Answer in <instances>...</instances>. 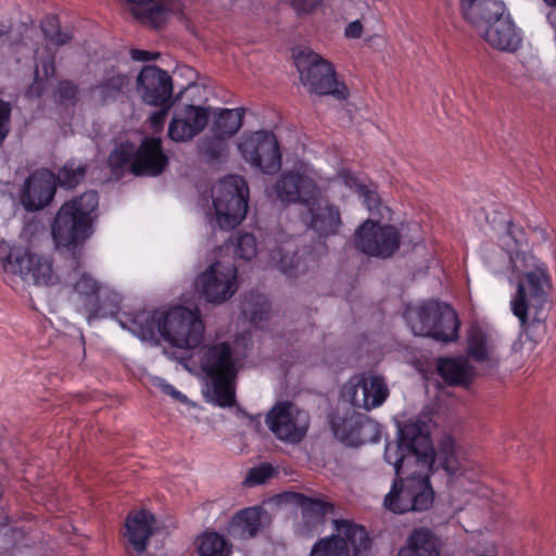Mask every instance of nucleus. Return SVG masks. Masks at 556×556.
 <instances>
[{
  "instance_id": "1",
  "label": "nucleus",
  "mask_w": 556,
  "mask_h": 556,
  "mask_svg": "<svg viewBox=\"0 0 556 556\" xmlns=\"http://www.w3.org/2000/svg\"><path fill=\"white\" fill-rule=\"evenodd\" d=\"M384 459L393 465L395 479L383 504L388 510L399 515L431 507L434 491L429 472L442 469L453 479L466 470V463L459 457L453 438L441 439L434 448L429 427L422 420L409 421L400 428L397 442L386 446Z\"/></svg>"
},
{
  "instance_id": "2",
  "label": "nucleus",
  "mask_w": 556,
  "mask_h": 556,
  "mask_svg": "<svg viewBox=\"0 0 556 556\" xmlns=\"http://www.w3.org/2000/svg\"><path fill=\"white\" fill-rule=\"evenodd\" d=\"M99 194L89 190L64 202L56 212L51 236L58 250L71 253L68 266L74 273L81 268L83 249L93 233V223L97 218Z\"/></svg>"
},
{
  "instance_id": "3",
  "label": "nucleus",
  "mask_w": 556,
  "mask_h": 556,
  "mask_svg": "<svg viewBox=\"0 0 556 556\" xmlns=\"http://www.w3.org/2000/svg\"><path fill=\"white\" fill-rule=\"evenodd\" d=\"M0 269L34 286H52L59 281L51 257L4 239L0 240Z\"/></svg>"
},
{
  "instance_id": "4",
  "label": "nucleus",
  "mask_w": 556,
  "mask_h": 556,
  "mask_svg": "<svg viewBox=\"0 0 556 556\" xmlns=\"http://www.w3.org/2000/svg\"><path fill=\"white\" fill-rule=\"evenodd\" d=\"M415 336L430 337L441 342L458 339L459 319L455 309L443 302L428 300L404 313Z\"/></svg>"
},
{
  "instance_id": "5",
  "label": "nucleus",
  "mask_w": 556,
  "mask_h": 556,
  "mask_svg": "<svg viewBox=\"0 0 556 556\" xmlns=\"http://www.w3.org/2000/svg\"><path fill=\"white\" fill-rule=\"evenodd\" d=\"M201 368L211 379L215 403L220 407H231L236 403V362L228 342L208 346L202 358Z\"/></svg>"
},
{
  "instance_id": "6",
  "label": "nucleus",
  "mask_w": 556,
  "mask_h": 556,
  "mask_svg": "<svg viewBox=\"0 0 556 556\" xmlns=\"http://www.w3.org/2000/svg\"><path fill=\"white\" fill-rule=\"evenodd\" d=\"M294 64L302 84L311 92L319 96L331 94L339 100L349 97L345 84L337 79L334 66L320 54L309 49L300 50L294 55Z\"/></svg>"
},
{
  "instance_id": "7",
  "label": "nucleus",
  "mask_w": 556,
  "mask_h": 556,
  "mask_svg": "<svg viewBox=\"0 0 556 556\" xmlns=\"http://www.w3.org/2000/svg\"><path fill=\"white\" fill-rule=\"evenodd\" d=\"M333 527L337 531L325 538H320L313 545L309 556H368L372 541L365 527L349 519H334Z\"/></svg>"
},
{
  "instance_id": "8",
  "label": "nucleus",
  "mask_w": 556,
  "mask_h": 556,
  "mask_svg": "<svg viewBox=\"0 0 556 556\" xmlns=\"http://www.w3.org/2000/svg\"><path fill=\"white\" fill-rule=\"evenodd\" d=\"M249 202V186L239 175H228L214 188L213 205L217 224L222 229L236 228L245 217Z\"/></svg>"
},
{
  "instance_id": "9",
  "label": "nucleus",
  "mask_w": 556,
  "mask_h": 556,
  "mask_svg": "<svg viewBox=\"0 0 556 556\" xmlns=\"http://www.w3.org/2000/svg\"><path fill=\"white\" fill-rule=\"evenodd\" d=\"M204 324L198 308L175 306L164 315L161 338L179 349H195L202 344Z\"/></svg>"
},
{
  "instance_id": "10",
  "label": "nucleus",
  "mask_w": 556,
  "mask_h": 556,
  "mask_svg": "<svg viewBox=\"0 0 556 556\" xmlns=\"http://www.w3.org/2000/svg\"><path fill=\"white\" fill-rule=\"evenodd\" d=\"M549 285L551 278L545 266H536L533 270L519 277L517 292L510 302V306L522 329L528 326L529 308H540L546 302L547 293L545 289Z\"/></svg>"
},
{
  "instance_id": "11",
  "label": "nucleus",
  "mask_w": 556,
  "mask_h": 556,
  "mask_svg": "<svg viewBox=\"0 0 556 556\" xmlns=\"http://www.w3.org/2000/svg\"><path fill=\"white\" fill-rule=\"evenodd\" d=\"M401 233L393 225L366 219L354 233V243L365 255L388 258L400 248Z\"/></svg>"
},
{
  "instance_id": "12",
  "label": "nucleus",
  "mask_w": 556,
  "mask_h": 556,
  "mask_svg": "<svg viewBox=\"0 0 556 556\" xmlns=\"http://www.w3.org/2000/svg\"><path fill=\"white\" fill-rule=\"evenodd\" d=\"M266 424L278 440L298 444L307 433L309 415L290 402H279L267 414Z\"/></svg>"
},
{
  "instance_id": "13",
  "label": "nucleus",
  "mask_w": 556,
  "mask_h": 556,
  "mask_svg": "<svg viewBox=\"0 0 556 556\" xmlns=\"http://www.w3.org/2000/svg\"><path fill=\"white\" fill-rule=\"evenodd\" d=\"M238 148L245 162L265 174H275L281 167L280 147L271 131H255L243 138Z\"/></svg>"
},
{
  "instance_id": "14",
  "label": "nucleus",
  "mask_w": 556,
  "mask_h": 556,
  "mask_svg": "<svg viewBox=\"0 0 556 556\" xmlns=\"http://www.w3.org/2000/svg\"><path fill=\"white\" fill-rule=\"evenodd\" d=\"M197 287L206 301L223 303L237 291V268L215 262L198 277Z\"/></svg>"
},
{
  "instance_id": "15",
  "label": "nucleus",
  "mask_w": 556,
  "mask_h": 556,
  "mask_svg": "<svg viewBox=\"0 0 556 556\" xmlns=\"http://www.w3.org/2000/svg\"><path fill=\"white\" fill-rule=\"evenodd\" d=\"M137 90L142 101L151 106H172L173 79L156 65H146L137 77Z\"/></svg>"
},
{
  "instance_id": "16",
  "label": "nucleus",
  "mask_w": 556,
  "mask_h": 556,
  "mask_svg": "<svg viewBox=\"0 0 556 556\" xmlns=\"http://www.w3.org/2000/svg\"><path fill=\"white\" fill-rule=\"evenodd\" d=\"M168 156L163 151V142L157 137H144L136 146V156L130 164V173L137 177H157L167 167Z\"/></svg>"
},
{
  "instance_id": "17",
  "label": "nucleus",
  "mask_w": 556,
  "mask_h": 556,
  "mask_svg": "<svg viewBox=\"0 0 556 556\" xmlns=\"http://www.w3.org/2000/svg\"><path fill=\"white\" fill-rule=\"evenodd\" d=\"M277 198L286 204H309L317 194V185L313 178L299 170H286L275 184Z\"/></svg>"
},
{
  "instance_id": "18",
  "label": "nucleus",
  "mask_w": 556,
  "mask_h": 556,
  "mask_svg": "<svg viewBox=\"0 0 556 556\" xmlns=\"http://www.w3.org/2000/svg\"><path fill=\"white\" fill-rule=\"evenodd\" d=\"M55 190V175L49 169L36 170L24 184L21 202L29 212L41 210L53 200Z\"/></svg>"
},
{
  "instance_id": "19",
  "label": "nucleus",
  "mask_w": 556,
  "mask_h": 556,
  "mask_svg": "<svg viewBox=\"0 0 556 556\" xmlns=\"http://www.w3.org/2000/svg\"><path fill=\"white\" fill-rule=\"evenodd\" d=\"M132 16L142 25L161 28L170 15L182 12L181 0H124Z\"/></svg>"
},
{
  "instance_id": "20",
  "label": "nucleus",
  "mask_w": 556,
  "mask_h": 556,
  "mask_svg": "<svg viewBox=\"0 0 556 556\" xmlns=\"http://www.w3.org/2000/svg\"><path fill=\"white\" fill-rule=\"evenodd\" d=\"M305 206L307 212L303 215V222L319 238H328L339 232L342 220L338 206L316 197Z\"/></svg>"
},
{
  "instance_id": "21",
  "label": "nucleus",
  "mask_w": 556,
  "mask_h": 556,
  "mask_svg": "<svg viewBox=\"0 0 556 556\" xmlns=\"http://www.w3.org/2000/svg\"><path fill=\"white\" fill-rule=\"evenodd\" d=\"M208 118L207 109L186 105L174 114L168 126V137L175 142L189 141L206 127Z\"/></svg>"
},
{
  "instance_id": "22",
  "label": "nucleus",
  "mask_w": 556,
  "mask_h": 556,
  "mask_svg": "<svg viewBox=\"0 0 556 556\" xmlns=\"http://www.w3.org/2000/svg\"><path fill=\"white\" fill-rule=\"evenodd\" d=\"M165 313L160 311L140 309L132 313H123L119 325L144 341H157L161 337V326Z\"/></svg>"
},
{
  "instance_id": "23",
  "label": "nucleus",
  "mask_w": 556,
  "mask_h": 556,
  "mask_svg": "<svg viewBox=\"0 0 556 556\" xmlns=\"http://www.w3.org/2000/svg\"><path fill=\"white\" fill-rule=\"evenodd\" d=\"M478 33L491 47L497 50L514 52L521 43V36L509 13L478 29Z\"/></svg>"
},
{
  "instance_id": "24",
  "label": "nucleus",
  "mask_w": 556,
  "mask_h": 556,
  "mask_svg": "<svg viewBox=\"0 0 556 556\" xmlns=\"http://www.w3.org/2000/svg\"><path fill=\"white\" fill-rule=\"evenodd\" d=\"M349 394L353 406L370 410L383 404L389 396V389L382 377L370 375L359 379Z\"/></svg>"
},
{
  "instance_id": "25",
  "label": "nucleus",
  "mask_w": 556,
  "mask_h": 556,
  "mask_svg": "<svg viewBox=\"0 0 556 556\" xmlns=\"http://www.w3.org/2000/svg\"><path fill=\"white\" fill-rule=\"evenodd\" d=\"M154 517L146 509L131 511L125 521V538L127 551L132 549L137 555L143 554L149 545L150 536L153 534Z\"/></svg>"
},
{
  "instance_id": "26",
  "label": "nucleus",
  "mask_w": 556,
  "mask_h": 556,
  "mask_svg": "<svg viewBox=\"0 0 556 556\" xmlns=\"http://www.w3.org/2000/svg\"><path fill=\"white\" fill-rule=\"evenodd\" d=\"M495 350L496 340L493 333L478 324L471 325L467 336V356L479 364L497 366L500 357Z\"/></svg>"
},
{
  "instance_id": "27",
  "label": "nucleus",
  "mask_w": 556,
  "mask_h": 556,
  "mask_svg": "<svg viewBox=\"0 0 556 556\" xmlns=\"http://www.w3.org/2000/svg\"><path fill=\"white\" fill-rule=\"evenodd\" d=\"M296 503L302 513V525L307 534L318 532L326 521L327 515L334 513V504L321 496H308L296 493Z\"/></svg>"
},
{
  "instance_id": "28",
  "label": "nucleus",
  "mask_w": 556,
  "mask_h": 556,
  "mask_svg": "<svg viewBox=\"0 0 556 556\" xmlns=\"http://www.w3.org/2000/svg\"><path fill=\"white\" fill-rule=\"evenodd\" d=\"M460 11L477 30L508 13L505 3L498 0H460Z\"/></svg>"
},
{
  "instance_id": "29",
  "label": "nucleus",
  "mask_w": 556,
  "mask_h": 556,
  "mask_svg": "<svg viewBox=\"0 0 556 556\" xmlns=\"http://www.w3.org/2000/svg\"><path fill=\"white\" fill-rule=\"evenodd\" d=\"M363 416L354 408H337L328 417L333 435L348 445H356L361 441Z\"/></svg>"
},
{
  "instance_id": "30",
  "label": "nucleus",
  "mask_w": 556,
  "mask_h": 556,
  "mask_svg": "<svg viewBox=\"0 0 556 556\" xmlns=\"http://www.w3.org/2000/svg\"><path fill=\"white\" fill-rule=\"evenodd\" d=\"M129 83L130 79L128 75L123 74L115 66H112L104 72L99 83L91 87V91L101 104H105L115 101L123 94Z\"/></svg>"
},
{
  "instance_id": "31",
  "label": "nucleus",
  "mask_w": 556,
  "mask_h": 556,
  "mask_svg": "<svg viewBox=\"0 0 556 556\" xmlns=\"http://www.w3.org/2000/svg\"><path fill=\"white\" fill-rule=\"evenodd\" d=\"M261 523V509L248 507L232 516L228 522L227 532L235 539H249L256 535Z\"/></svg>"
},
{
  "instance_id": "32",
  "label": "nucleus",
  "mask_w": 556,
  "mask_h": 556,
  "mask_svg": "<svg viewBox=\"0 0 556 556\" xmlns=\"http://www.w3.org/2000/svg\"><path fill=\"white\" fill-rule=\"evenodd\" d=\"M198 556H230L233 545L228 538L215 530H205L193 541Z\"/></svg>"
},
{
  "instance_id": "33",
  "label": "nucleus",
  "mask_w": 556,
  "mask_h": 556,
  "mask_svg": "<svg viewBox=\"0 0 556 556\" xmlns=\"http://www.w3.org/2000/svg\"><path fill=\"white\" fill-rule=\"evenodd\" d=\"M437 538L426 528L416 529L409 535L407 546L399 552V556H439Z\"/></svg>"
},
{
  "instance_id": "34",
  "label": "nucleus",
  "mask_w": 556,
  "mask_h": 556,
  "mask_svg": "<svg viewBox=\"0 0 556 556\" xmlns=\"http://www.w3.org/2000/svg\"><path fill=\"white\" fill-rule=\"evenodd\" d=\"M73 290L79 296L89 317H96L100 312V283L86 273L79 274V278L73 283Z\"/></svg>"
},
{
  "instance_id": "35",
  "label": "nucleus",
  "mask_w": 556,
  "mask_h": 556,
  "mask_svg": "<svg viewBox=\"0 0 556 556\" xmlns=\"http://www.w3.org/2000/svg\"><path fill=\"white\" fill-rule=\"evenodd\" d=\"M438 372L448 386H465L468 383V364L460 358H439Z\"/></svg>"
},
{
  "instance_id": "36",
  "label": "nucleus",
  "mask_w": 556,
  "mask_h": 556,
  "mask_svg": "<svg viewBox=\"0 0 556 556\" xmlns=\"http://www.w3.org/2000/svg\"><path fill=\"white\" fill-rule=\"evenodd\" d=\"M294 243L291 237L270 250V258L277 263L278 269L287 277H294L299 258L294 251Z\"/></svg>"
},
{
  "instance_id": "37",
  "label": "nucleus",
  "mask_w": 556,
  "mask_h": 556,
  "mask_svg": "<svg viewBox=\"0 0 556 556\" xmlns=\"http://www.w3.org/2000/svg\"><path fill=\"white\" fill-rule=\"evenodd\" d=\"M243 113L240 110L224 109L214 122V131L218 137H231L242 126Z\"/></svg>"
},
{
  "instance_id": "38",
  "label": "nucleus",
  "mask_w": 556,
  "mask_h": 556,
  "mask_svg": "<svg viewBox=\"0 0 556 556\" xmlns=\"http://www.w3.org/2000/svg\"><path fill=\"white\" fill-rule=\"evenodd\" d=\"M270 311L269 300L266 295L260 293H251L243 306V313L250 316L251 323L255 326L268 320Z\"/></svg>"
},
{
  "instance_id": "39",
  "label": "nucleus",
  "mask_w": 556,
  "mask_h": 556,
  "mask_svg": "<svg viewBox=\"0 0 556 556\" xmlns=\"http://www.w3.org/2000/svg\"><path fill=\"white\" fill-rule=\"evenodd\" d=\"M136 156V144L128 140L116 143L111 151L108 163L113 172L123 170L126 166L130 169V164Z\"/></svg>"
},
{
  "instance_id": "40",
  "label": "nucleus",
  "mask_w": 556,
  "mask_h": 556,
  "mask_svg": "<svg viewBox=\"0 0 556 556\" xmlns=\"http://www.w3.org/2000/svg\"><path fill=\"white\" fill-rule=\"evenodd\" d=\"M78 84L70 79L60 80L53 91L55 103L63 108H74L78 102Z\"/></svg>"
},
{
  "instance_id": "41",
  "label": "nucleus",
  "mask_w": 556,
  "mask_h": 556,
  "mask_svg": "<svg viewBox=\"0 0 556 556\" xmlns=\"http://www.w3.org/2000/svg\"><path fill=\"white\" fill-rule=\"evenodd\" d=\"M41 29L45 38L56 46L67 43L73 37V33L70 29H62L60 27L56 16H47L41 23Z\"/></svg>"
},
{
  "instance_id": "42",
  "label": "nucleus",
  "mask_w": 556,
  "mask_h": 556,
  "mask_svg": "<svg viewBox=\"0 0 556 556\" xmlns=\"http://www.w3.org/2000/svg\"><path fill=\"white\" fill-rule=\"evenodd\" d=\"M257 253L256 238L252 233H242L237 237L235 254L239 258L250 261Z\"/></svg>"
},
{
  "instance_id": "43",
  "label": "nucleus",
  "mask_w": 556,
  "mask_h": 556,
  "mask_svg": "<svg viewBox=\"0 0 556 556\" xmlns=\"http://www.w3.org/2000/svg\"><path fill=\"white\" fill-rule=\"evenodd\" d=\"M85 168L78 166L73 167L64 165L58 174V180L61 186L73 188L79 184L80 179L85 176Z\"/></svg>"
},
{
  "instance_id": "44",
  "label": "nucleus",
  "mask_w": 556,
  "mask_h": 556,
  "mask_svg": "<svg viewBox=\"0 0 556 556\" xmlns=\"http://www.w3.org/2000/svg\"><path fill=\"white\" fill-rule=\"evenodd\" d=\"M274 468L269 464H262L258 467H254L249 470L244 484L248 486H254L264 483L267 479L273 477Z\"/></svg>"
},
{
  "instance_id": "45",
  "label": "nucleus",
  "mask_w": 556,
  "mask_h": 556,
  "mask_svg": "<svg viewBox=\"0 0 556 556\" xmlns=\"http://www.w3.org/2000/svg\"><path fill=\"white\" fill-rule=\"evenodd\" d=\"M506 237L511 240V243L504 241L507 249L514 251L519 250L527 244V236L522 227L509 222L507 224Z\"/></svg>"
},
{
  "instance_id": "46",
  "label": "nucleus",
  "mask_w": 556,
  "mask_h": 556,
  "mask_svg": "<svg viewBox=\"0 0 556 556\" xmlns=\"http://www.w3.org/2000/svg\"><path fill=\"white\" fill-rule=\"evenodd\" d=\"M12 106L10 102L0 99V147L9 136Z\"/></svg>"
},
{
  "instance_id": "47",
  "label": "nucleus",
  "mask_w": 556,
  "mask_h": 556,
  "mask_svg": "<svg viewBox=\"0 0 556 556\" xmlns=\"http://www.w3.org/2000/svg\"><path fill=\"white\" fill-rule=\"evenodd\" d=\"M363 203L371 214H380L381 201L376 191L367 189L364 185L358 189Z\"/></svg>"
},
{
  "instance_id": "48",
  "label": "nucleus",
  "mask_w": 556,
  "mask_h": 556,
  "mask_svg": "<svg viewBox=\"0 0 556 556\" xmlns=\"http://www.w3.org/2000/svg\"><path fill=\"white\" fill-rule=\"evenodd\" d=\"M363 34V25L356 20L349 23L344 29V36L350 39H358Z\"/></svg>"
},
{
  "instance_id": "49",
  "label": "nucleus",
  "mask_w": 556,
  "mask_h": 556,
  "mask_svg": "<svg viewBox=\"0 0 556 556\" xmlns=\"http://www.w3.org/2000/svg\"><path fill=\"white\" fill-rule=\"evenodd\" d=\"M159 53L150 52L147 50L132 49L130 51V56L134 61L137 62H147L151 60H156L159 58Z\"/></svg>"
},
{
  "instance_id": "50",
  "label": "nucleus",
  "mask_w": 556,
  "mask_h": 556,
  "mask_svg": "<svg viewBox=\"0 0 556 556\" xmlns=\"http://www.w3.org/2000/svg\"><path fill=\"white\" fill-rule=\"evenodd\" d=\"M202 149L211 160H218L222 155V147L217 141H208Z\"/></svg>"
},
{
  "instance_id": "51",
  "label": "nucleus",
  "mask_w": 556,
  "mask_h": 556,
  "mask_svg": "<svg viewBox=\"0 0 556 556\" xmlns=\"http://www.w3.org/2000/svg\"><path fill=\"white\" fill-rule=\"evenodd\" d=\"M323 0H293L294 7L301 12H311L316 9Z\"/></svg>"
},
{
  "instance_id": "52",
  "label": "nucleus",
  "mask_w": 556,
  "mask_h": 556,
  "mask_svg": "<svg viewBox=\"0 0 556 556\" xmlns=\"http://www.w3.org/2000/svg\"><path fill=\"white\" fill-rule=\"evenodd\" d=\"M40 65L42 67L43 74L46 77H51L55 73V61L54 56H49L47 59L40 60Z\"/></svg>"
},
{
  "instance_id": "53",
  "label": "nucleus",
  "mask_w": 556,
  "mask_h": 556,
  "mask_svg": "<svg viewBox=\"0 0 556 556\" xmlns=\"http://www.w3.org/2000/svg\"><path fill=\"white\" fill-rule=\"evenodd\" d=\"M163 391L181 403L187 402V396L169 383L163 386Z\"/></svg>"
},
{
  "instance_id": "54",
  "label": "nucleus",
  "mask_w": 556,
  "mask_h": 556,
  "mask_svg": "<svg viewBox=\"0 0 556 556\" xmlns=\"http://www.w3.org/2000/svg\"><path fill=\"white\" fill-rule=\"evenodd\" d=\"M160 108V111L159 112H154L151 117H150V121H151V124L153 126H161L163 125L165 118H166V115H167V112L169 110V108H165V106H159Z\"/></svg>"
},
{
  "instance_id": "55",
  "label": "nucleus",
  "mask_w": 556,
  "mask_h": 556,
  "mask_svg": "<svg viewBox=\"0 0 556 556\" xmlns=\"http://www.w3.org/2000/svg\"><path fill=\"white\" fill-rule=\"evenodd\" d=\"M544 2L549 7L556 8V0H544Z\"/></svg>"
},
{
  "instance_id": "56",
  "label": "nucleus",
  "mask_w": 556,
  "mask_h": 556,
  "mask_svg": "<svg viewBox=\"0 0 556 556\" xmlns=\"http://www.w3.org/2000/svg\"><path fill=\"white\" fill-rule=\"evenodd\" d=\"M5 34L4 29L0 27V38Z\"/></svg>"
},
{
  "instance_id": "57",
  "label": "nucleus",
  "mask_w": 556,
  "mask_h": 556,
  "mask_svg": "<svg viewBox=\"0 0 556 556\" xmlns=\"http://www.w3.org/2000/svg\"><path fill=\"white\" fill-rule=\"evenodd\" d=\"M350 178L352 179V177H351L350 175H346V176H345V184H349V179H350Z\"/></svg>"
}]
</instances>
